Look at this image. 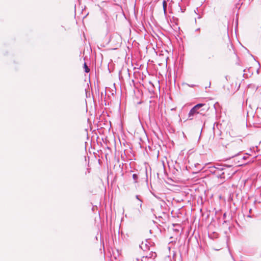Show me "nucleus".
Segmentation results:
<instances>
[{
    "mask_svg": "<svg viewBox=\"0 0 261 261\" xmlns=\"http://www.w3.org/2000/svg\"><path fill=\"white\" fill-rule=\"evenodd\" d=\"M237 134L234 129L230 128L222 138L231 157L237 155L243 150V141Z\"/></svg>",
    "mask_w": 261,
    "mask_h": 261,
    "instance_id": "obj_1",
    "label": "nucleus"
},
{
    "mask_svg": "<svg viewBox=\"0 0 261 261\" xmlns=\"http://www.w3.org/2000/svg\"><path fill=\"white\" fill-rule=\"evenodd\" d=\"M205 106L204 103H199L195 106L190 111L189 113V119L190 120L193 119V116L195 114H202V111L204 110V109L199 110L202 107Z\"/></svg>",
    "mask_w": 261,
    "mask_h": 261,
    "instance_id": "obj_2",
    "label": "nucleus"
},
{
    "mask_svg": "<svg viewBox=\"0 0 261 261\" xmlns=\"http://www.w3.org/2000/svg\"><path fill=\"white\" fill-rule=\"evenodd\" d=\"M235 173L230 168L223 169L221 175L223 178L228 179L231 177Z\"/></svg>",
    "mask_w": 261,
    "mask_h": 261,
    "instance_id": "obj_3",
    "label": "nucleus"
},
{
    "mask_svg": "<svg viewBox=\"0 0 261 261\" xmlns=\"http://www.w3.org/2000/svg\"><path fill=\"white\" fill-rule=\"evenodd\" d=\"M163 9L164 11L165 12L166 11V7H167V3L165 1H164L163 2Z\"/></svg>",
    "mask_w": 261,
    "mask_h": 261,
    "instance_id": "obj_4",
    "label": "nucleus"
},
{
    "mask_svg": "<svg viewBox=\"0 0 261 261\" xmlns=\"http://www.w3.org/2000/svg\"><path fill=\"white\" fill-rule=\"evenodd\" d=\"M84 68H85L86 72L88 73L89 72V69L88 67V66H87L86 63L84 64Z\"/></svg>",
    "mask_w": 261,
    "mask_h": 261,
    "instance_id": "obj_5",
    "label": "nucleus"
},
{
    "mask_svg": "<svg viewBox=\"0 0 261 261\" xmlns=\"http://www.w3.org/2000/svg\"><path fill=\"white\" fill-rule=\"evenodd\" d=\"M224 90H225V89H226V92L227 93H229L230 90H229V87H227L226 88H226H225V86H224Z\"/></svg>",
    "mask_w": 261,
    "mask_h": 261,
    "instance_id": "obj_6",
    "label": "nucleus"
},
{
    "mask_svg": "<svg viewBox=\"0 0 261 261\" xmlns=\"http://www.w3.org/2000/svg\"><path fill=\"white\" fill-rule=\"evenodd\" d=\"M133 177L135 180H136L137 178V175L136 174H134Z\"/></svg>",
    "mask_w": 261,
    "mask_h": 261,
    "instance_id": "obj_7",
    "label": "nucleus"
},
{
    "mask_svg": "<svg viewBox=\"0 0 261 261\" xmlns=\"http://www.w3.org/2000/svg\"><path fill=\"white\" fill-rule=\"evenodd\" d=\"M140 247L143 250H145V249H147V247L145 245V248H143L142 245H140Z\"/></svg>",
    "mask_w": 261,
    "mask_h": 261,
    "instance_id": "obj_8",
    "label": "nucleus"
},
{
    "mask_svg": "<svg viewBox=\"0 0 261 261\" xmlns=\"http://www.w3.org/2000/svg\"><path fill=\"white\" fill-rule=\"evenodd\" d=\"M225 79L226 81H228L227 78V76H226L225 77Z\"/></svg>",
    "mask_w": 261,
    "mask_h": 261,
    "instance_id": "obj_9",
    "label": "nucleus"
}]
</instances>
